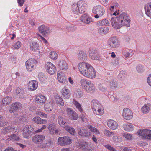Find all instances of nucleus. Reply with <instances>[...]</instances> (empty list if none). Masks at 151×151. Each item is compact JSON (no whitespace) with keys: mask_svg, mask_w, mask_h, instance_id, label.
<instances>
[{"mask_svg":"<svg viewBox=\"0 0 151 151\" xmlns=\"http://www.w3.org/2000/svg\"><path fill=\"white\" fill-rule=\"evenodd\" d=\"M15 129V127L13 126H8L2 129V132L4 134H6L14 131Z\"/></svg>","mask_w":151,"mask_h":151,"instance_id":"nucleus-40","label":"nucleus"},{"mask_svg":"<svg viewBox=\"0 0 151 151\" xmlns=\"http://www.w3.org/2000/svg\"><path fill=\"white\" fill-rule=\"evenodd\" d=\"M115 134L112 137V139L115 142H120L122 141V138L119 136L115 135Z\"/></svg>","mask_w":151,"mask_h":151,"instance_id":"nucleus-47","label":"nucleus"},{"mask_svg":"<svg viewBox=\"0 0 151 151\" xmlns=\"http://www.w3.org/2000/svg\"><path fill=\"white\" fill-rule=\"evenodd\" d=\"M102 106V105L96 100H93L91 101V106L93 110L95 109L99 108L100 106Z\"/></svg>","mask_w":151,"mask_h":151,"instance_id":"nucleus-36","label":"nucleus"},{"mask_svg":"<svg viewBox=\"0 0 151 151\" xmlns=\"http://www.w3.org/2000/svg\"><path fill=\"white\" fill-rule=\"evenodd\" d=\"M130 17L125 12L121 14L118 17L111 18V23L115 29H120L123 26L129 27L130 26Z\"/></svg>","mask_w":151,"mask_h":151,"instance_id":"nucleus-1","label":"nucleus"},{"mask_svg":"<svg viewBox=\"0 0 151 151\" xmlns=\"http://www.w3.org/2000/svg\"><path fill=\"white\" fill-rule=\"evenodd\" d=\"M145 131V139H151V130L146 129Z\"/></svg>","mask_w":151,"mask_h":151,"instance_id":"nucleus-54","label":"nucleus"},{"mask_svg":"<svg viewBox=\"0 0 151 151\" xmlns=\"http://www.w3.org/2000/svg\"><path fill=\"white\" fill-rule=\"evenodd\" d=\"M94 113L99 115H102L103 114V109L102 106H100L99 108L93 110Z\"/></svg>","mask_w":151,"mask_h":151,"instance_id":"nucleus-46","label":"nucleus"},{"mask_svg":"<svg viewBox=\"0 0 151 151\" xmlns=\"http://www.w3.org/2000/svg\"><path fill=\"white\" fill-rule=\"evenodd\" d=\"M146 15L151 18V3L146 4L145 6Z\"/></svg>","mask_w":151,"mask_h":151,"instance_id":"nucleus-34","label":"nucleus"},{"mask_svg":"<svg viewBox=\"0 0 151 151\" xmlns=\"http://www.w3.org/2000/svg\"><path fill=\"white\" fill-rule=\"evenodd\" d=\"M61 93L64 99H68L71 96L70 90L66 87H64L62 89Z\"/></svg>","mask_w":151,"mask_h":151,"instance_id":"nucleus-18","label":"nucleus"},{"mask_svg":"<svg viewBox=\"0 0 151 151\" xmlns=\"http://www.w3.org/2000/svg\"><path fill=\"white\" fill-rule=\"evenodd\" d=\"M47 128L50 133L51 134H58L59 132V129L54 124H50Z\"/></svg>","mask_w":151,"mask_h":151,"instance_id":"nucleus-17","label":"nucleus"},{"mask_svg":"<svg viewBox=\"0 0 151 151\" xmlns=\"http://www.w3.org/2000/svg\"><path fill=\"white\" fill-rule=\"evenodd\" d=\"M83 92L79 89H77L74 92V95L77 98H80L83 96Z\"/></svg>","mask_w":151,"mask_h":151,"instance_id":"nucleus-56","label":"nucleus"},{"mask_svg":"<svg viewBox=\"0 0 151 151\" xmlns=\"http://www.w3.org/2000/svg\"><path fill=\"white\" fill-rule=\"evenodd\" d=\"M53 145V142L50 139H49L40 145L41 148H49Z\"/></svg>","mask_w":151,"mask_h":151,"instance_id":"nucleus-28","label":"nucleus"},{"mask_svg":"<svg viewBox=\"0 0 151 151\" xmlns=\"http://www.w3.org/2000/svg\"><path fill=\"white\" fill-rule=\"evenodd\" d=\"M98 88L99 90L103 92H105L107 90V88L105 85L100 84L98 85Z\"/></svg>","mask_w":151,"mask_h":151,"instance_id":"nucleus-55","label":"nucleus"},{"mask_svg":"<svg viewBox=\"0 0 151 151\" xmlns=\"http://www.w3.org/2000/svg\"><path fill=\"white\" fill-rule=\"evenodd\" d=\"M91 66H92L88 63L81 62L78 63V68L81 74L85 76Z\"/></svg>","mask_w":151,"mask_h":151,"instance_id":"nucleus-3","label":"nucleus"},{"mask_svg":"<svg viewBox=\"0 0 151 151\" xmlns=\"http://www.w3.org/2000/svg\"><path fill=\"white\" fill-rule=\"evenodd\" d=\"M78 131L79 135L85 137H88L91 135V133L86 129L82 128H79Z\"/></svg>","mask_w":151,"mask_h":151,"instance_id":"nucleus-23","label":"nucleus"},{"mask_svg":"<svg viewBox=\"0 0 151 151\" xmlns=\"http://www.w3.org/2000/svg\"><path fill=\"white\" fill-rule=\"evenodd\" d=\"M55 101L56 103L61 106H63L64 105V101L63 99L59 95H57L55 96Z\"/></svg>","mask_w":151,"mask_h":151,"instance_id":"nucleus-39","label":"nucleus"},{"mask_svg":"<svg viewBox=\"0 0 151 151\" xmlns=\"http://www.w3.org/2000/svg\"><path fill=\"white\" fill-rule=\"evenodd\" d=\"M39 32L43 36L48 35L51 32L49 27L44 25H42L38 27Z\"/></svg>","mask_w":151,"mask_h":151,"instance_id":"nucleus-11","label":"nucleus"},{"mask_svg":"<svg viewBox=\"0 0 151 151\" xmlns=\"http://www.w3.org/2000/svg\"><path fill=\"white\" fill-rule=\"evenodd\" d=\"M12 98L11 97L6 96L2 99V104L4 106L9 104L11 102Z\"/></svg>","mask_w":151,"mask_h":151,"instance_id":"nucleus-38","label":"nucleus"},{"mask_svg":"<svg viewBox=\"0 0 151 151\" xmlns=\"http://www.w3.org/2000/svg\"><path fill=\"white\" fill-rule=\"evenodd\" d=\"M122 136L128 140H131L133 139V136L132 134L127 132L123 133Z\"/></svg>","mask_w":151,"mask_h":151,"instance_id":"nucleus-50","label":"nucleus"},{"mask_svg":"<svg viewBox=\"0 0 151 151\" xmlns=\"http://www.w3.org/2000/svg\"><path fill=\"white\" fill-rule=\"evenodd\" d=\"M58 65L60 69L64 70H66L68 68L67 63L63 60H60L58 63Z\"/></svg>","mask_w":151,"mask_h":151,"instance_id":"nucleus-24","label":"nucleus"},{"mask_svg":"<svg viewBox=\"0 0 151 151\" xmlns=\"http://www.w3.org/2000/svg\"><path fill=\"white\" fill-rule=\"evenodd\" d=\"M80 20L86 24H88L93 22V18L87 14H85L81 16Z\"/></svg>","mask_w":151,"mask_h":151,"instance_id":"nucleus-10","label":"nucleus"},{"mask_svg":"<svg viewBox=\"0 0 151 151\" xmlns=\"http://www.w3.org/2000/svg\"><path fill=\"white\" fill-rule=\"evenodd\" d=\"M108 86L109 88L111 89H113L116 87V85L114 80H111L110 81Z\"/></svg>","mask_w":151,"mask_h":151,"instance_id":"nucleus-57","label":"nucleus"},{"mask_svg":"<svg viewBox=\"0 0 151 151\" xmlns=\"http://www.w3.org/2000/svg\"><path fill=\"white\" fill-rule=\"evenodd\" d=\"M38 83L37 81L33 80L30 81L28 83V89L31 91H34L37 88Z\"/></svg>","mask_w":151,"mask_h":151,"instance_id":"nucleus-20","label":"nucleus"},{"mask_svg":"<svg viewBox=\"0 0 151 151\" xmlns=\"http://www.w3.org/2000/svg\"><path fill=\"white\" fill-rule=\"evenodd\" d=\"M21 106V104L19 102H16L12 104V106L14 111L20 108Z\"/></svg>","mask_w":151,"mask_h":151,"instance_id":"nucleus-51","label":"nucleus"},{"mask_svg":"<svg viewBox=\"0 0 151 151\" xmlns=\"http://www.w3.org/2000/svg\"><path fill=\"white\" fill-rule=\"evenodd\" d=\"M108 45L110 47L114 48L119 46V43L117 38L116 37H112L110 38L108 41Z\"/></svg>","mask_w":151,"mask_h":151,"instance_id":"nucleus-7","label":"nucleus"},{"mask_svg":"<svg viewBox=\"0 0 151 151\" xmlns=\"http://www.w3.org/2000/svg\"><path fill=\"white\" fill-rule=\"evenodd\" d=\"M91 82L90 81L84 79H81L80 81V84L82 87L85 90L90 84Z\"/></svg>","mask_w":151,"mask_h":151,"instance_id":"nucleus-27","label":"nucleus"},{"mask_svg":"<svg viewBox=\"0 0 151 151\" xmlns=\"http://www.w3.org/2000/svg\"><path fill=\"white\" fill-rule=\"evenodd\" d=\"M77 4L80 10L81 14L84 12L85 11V7L87 5L86 2L80 0L78 1Z\"/></svg>","mask_w":151,"mask_h":151,"instance_id":"nucleus-22","label":"nucleus"},{"mask_svg":"<svg viewBox=\"0 0 151 151\" xmlns=\"http://www.w3.org/2000/svg\"><path fill=\"white\" fill-rule=\"evenodd\" d=\"M45 68L47 73L50 75L53 74L56 71V68L55 65L52 63L48 62L45 65Z\"/></svg>","mask_w":151,"mask_h":151,"instance_id":"nucleus-8","label":"nucleus"},{"mask_svg":"<svg viewBox=\"0 0 151 151\" xmlns=\"http://www.w3.org/2000/svg\"><path fill=\"white\" fill-rule=\"evenodd\" d=\"M16 95L19 98H23L24 96V93L23 89L20 87H18L16 90Z\"/></svg>","mask_w":151,"mask_h":151,"instance_id":"nucleus-35","label":"nucleus"},{"mask_svg":"<svg viewBox=\"0 0 151 151\" xmlns=\"http://www.w3.org/2000/svg\"><path fill=\"white\" fill-rule=\"evenodd\" d=\"M122 127L124 130L128 132L132 131L134 129V127L132 124L129 123L124 124L122 125Z\"/></svg>","mask_w":151,"mask_h":151,"instance_id":"nucleus-26","label":"nucleus"},{"mask_svg":"<svg viewBox=\"0 0 151 151\" xmlns=\"http://www.w3.org/2000/svg\"><path fill=\"white\" fill-rule=\"evenodd\" d=\"M132 50H130L129 52H123L122 54L124 58H128L130 57L131 54L132 53Z\"/></svg>","mask_w":151,"mask_h":151,"instance_id":"nucleus-61","label":"nucleus"},{"mask_svg":"<svg viewBox=\"0 0 151 151\" xmlns=\"http://www.w3.org/2000/svg\"><path fill=\"white\" fill-rule=\"evenodd\" d=\"M72 12L76 14H81L80 9L78 8L77 4H74L72 7Z\"/></svg>","mask_w":151,"mask_h":151,"instance_id":"nucleus-43","label":"nucleus"},{"mask_svg":"<svg viewBox=\"0 0 151 151\" xmlns=\"http://www.w3.org/2000/svg\"><path fill=\"white\" fill-rule=\"evenodd\" d=\"M122 116L126 120H129L132 118L133 114L129 109L126 108L123 109Z\"/></svg>","mask_w":151,"mask_h":151,"instance_id":"nucleus-12","label":"nucleus"},{"mask_svg":"<svg viewBox=\"0 0 151 151\" xmlns=\"http://www.w3.org/2000/svg\"><path fill=\"white\" fill-rule=\"evenodd\" d=\"M33 129V127L30 125L25 126L22 129L23 137L27 139H29L31 137V133Z\"/></svg>","mask_w":151,"mask_h":151,"instance_id":"nucleus-6","label":"nucleus"},{"mask_svg":"<svg viewBox=\"0 0 151 151\" xmlns=\"http://www.w3.org/2000/svg\"><path fill=\"white\" fill-rule=\"evenodd\" d=\"M72 142V139L68 136L60 137L58 139V144L61 146L68 145L71 144Z\"/></svg>","mask_w":151,"mask_h":151,"instance_id":"nucleus-5","label":"nucleus"},{"mask_svg":"<svg viewBox=\"0 0 151 151\" xmlns=\"http://www.w3.org/2000/svg\"><path fill=\"white\" fill-rule=\"evenodd\" d=\"M89 57L92 60H97L99 58L98 53L94 48H91L89 51Z\"/></svg>","mask_w":151,"mask_h":151,"instance_id":"nucleus-15","label":"nucleus"},{"mask_svg":"<svg viewBox=\"0 0 151 151\" xmlns=\"http://www.w3.org/2000/svg\"><path fill=\"white\" fill-rule=\"evenodd\" d=\"M98 22V23L101 25H109L110 24L109 22L107 20L105 19H103L101 21H99Z\"/></svg>","mask_w":151,"mask_h":151,"instance_id":"nucleus-52","label":"nucleus"},{"mask_svg":"<svg viewBox=\"0 0 151 151\" xmlns=\"http://www.w3.org/2000/svg\"><path fill=\"white\" fill-rule=\"evenodd\" d=\"M45 139V137L44 135H35L32 137V141L34 143L39 144L42 143Z\"/></svg>","mask_w":151,"mask_h":151,"instance_id":"nucleus-9","label":"nucleus"},{"mask_svg":"<svg viewBox=\"0 0 151 151\" xmlns=\"http://www.w3.org/2000/svg\"><path fill=\"white\" fill-rule=\"evenodd\" d=\"M151 109V104L147 103L144 105L141 108L142 112L144 114L148 113Z\"/></svg>","mask_w":151,"mask_h":151,"instance_id":"nucleus-29","label":"nucleus"},{"mask_svg":"<svg viewBox=\"0 0 151 151\" xmlns=\"http://www.w3.org/2000/svg\"><path fill=\"white\" fill-rule=\"evenodd\" d=\"M37 61L33 58L28 60L25 62V66L27 70L29 72L33 71L36 68Z\"/></svg>","mask_w":151,"mask_h":151,"instance_id":"nucleus-4","label":"nucleus"},{"mask_svg":"<svg viewBox=\"0 0 151 151\" xmlns=\"http://www.w3.org/2000/svg\"><path fill=\"white\" fill-rule=\"evenodd\" d=\"M66 112L67 114L71 119L76 120L78 119V114L72 108H67L66 109Z\"/></svg>","mask_w":151,"mask_h":151,"instance_id":"nucleus-13","label":"nucleus"},{"mask_svg":"<svg viewBox=\"0 0 151 151\" xmlns=\"http://www.w3.org/2000/svg\"><path fill=\"white\" fill-rule=\"evenodd\" d=\"M103 132L105 135L108 137H110L114 134V133L106 129L104 130V131Z\"/></svg>","mask_w":151,"mask_h":151,"instance_id":"nucleus-63","label":"nucleus"},{"mask_svg":"<svg viewBox=\"0 0 151 151\" xmlns=\"http://www.w3.org/2000/svg\"><path fill=\"white\" fill-rule=\"evenodd\" d=\"M57 79L59 82L63 84H66L68 82L64 73L60 71L57 72Z\"/></svg>","mask_w":151,"mask_h":151,"instance_id":"nucleus-14","label":"nucleus"},{"mask_svg":"<svg viewBox=\"0 0 151 151\" xmlns=\"http://www.w3.org/2000/svg\"><path fill=\"white\" fill-rule=\"evenodd\" d=\"M49 57L52 59L56 60L58 58V55L55 52L51 51L49 53Z\"/></svg>","mask_w":151,"mask_h":151,"instance_id":"nucleus-49","label":"nucleus"},{"mask_svg":"<svg viewBox=\"0 0 151 151\" xmlns=\"http://www.w3.org/2000/svg\"><path fill=\"white\" fill-rule=\"evenodd\" d=\"M96 76V73L93 67L92 66L90 69L86 73L85 76L88 78L93 79L95 78Z\"/></svg>","mask_w":151,"mask_h":151,"instance_id":"nucleus-21","label":"nucleus"},{"mask_svg":"<svg viewBox=\"0 0 151 151\" xmlns=\"http://www.w3.org/2000/svg\"><path fill=\"white\" fill-rule=\"evenodd\" d=\"M77 57L78 59L83 61L86 60L87 58L86 52L82 50H79L78 52Z\"/></svg>","mask_w":151,"mask_h":151,"instance_id":"nucleus-25","label":"nucleus"},{"mask_svg":"<svg viewBox=\"0 0 151 151\" xmlns=\"http://www.w3.org/2000/svg\"><path fill=\"white\" fill-rule=\"evenodd\" d=\"M110 4L111 7L110 8V10L112 12L114 11V9L117 10L119 8V4L116 1L112 2Z\"/></svg>","mask_w":151,"mask_h":151,"instance_id":"nucleus-45","label":"nucleus"},{"mask_svg":"<svg viewBox=\"0 0 151 151\" xmlns=\"http://www.w3.org/2000/svg\"><path fill=\"white\" fill-rule=\"evenodd\" d=\"M109 30V28L107 27H102L99 28L98 32L101 34H104L108 33Z\"/></svg>","mask_w":151,"mask_h":151,"instance_id":"nucleus-41","label":"nucleus"},{"mask_svg":"<svg viewBox=\"0 0 151 151\" xmlns=\"http://www.w3.org/2000/svg\"><path fill=\"white\" fill-rule=\"evenodd\" d=\"M107 125L109 128L112 130H114L117 129L118 127V124L117 122L112 119H109L107 121Z\"/></svg>","mask_w":151,"mask_h":151,"instance_id":"nucleus-16","label":"nucleus"},{"mask_svg":"<svg viewBox=\"0 0 151 151\" xmlns=\"http://www.w3.org/2000/svg\"><path fill=\"white\" fill-rule=\"evenodd\" d=\"M53 105L52 103L49 102L46 103L44 105V109L47 112L50 113L53 109Z\"/></svg>","mask_w":151,"mask_h":151,"instance_id":"nucleus-30","label":"nucleus"},{"mask_svg":"<svg viewBox=\"0 0 151 151\" xmlns=\"http://www.w3.org/2000/svg\"><path fill=\"white\" fill-rule=\"evenodd\" d=\"M106 147L110 151H117L115 149L111 146L110 145L108 144L106 145Z\"/></svg>","mask_w":151,"mask_h":151,"instance_id":"nucleus-64","label":"nucleus"},{"mask_svg":"<svg viewBox=\"0 0 151 151\" xmlns=\"http://www.w3.org/2000/svg\"><path fill=\"white\" fill-rule=\"evenodd\" d=\"M58 122L59 124L63 127H65L67 125L65 119L61 116H59L58 118Z\"/></svg>","mask_w":151,"mask_h":151,"instance_id":"nucleus-42","label":"nucleus"},{"mask_svg":"<svg viewBox=\"0 0 151 151\" xmlns=\"http://www.w3.org/2000/svg\"><path fill=\"white\" fill-rule=\"evenodd\" d=\"M21 45V42L20 41H18L13 45L12 48L13 50L18 49L20 47Z\"/></svg>","mask_w":151,"mask_h":151,"instance_id":"nucleus-53","label":"nucleus"},{"mask_svg":"<svg viewBox=\"0 0 151 151\" xmlns=\"http://www.w3.org/2000/svg\"><path fill=\"white\" fill-rule=\"evenodd\" d=\"M92 11V13L95 14L94 17L96 19L102 17L105 13L104 8L101 5H97L94 6Z\"/></svg>","mask_w":151,"mask_h":151,"instance_id":"nucleus-2","label":"nucleus"},{"mask_svg":"<svg viewBox=\"0 0 151 151\" xmlns=\"http://www.w3.org/2000/svg\"><path fill=\"white\" fill-rule=\"evenodd\" d=\"M35 100L38 104H44L46 100V98L44 95L38 94L35 96Z\"/></svg>","mask_w":151,"mask_h":151,"instance_id":"nucleus-19","label":"nucleus"},{"mask_svg":"<svg viewBox=\"0 0 151 151\" xmlns=\"http://www.w3.org/2000/svg\"><path fill=\"white\" fill-rule=\"evenodd\" d=\"M65 129L70 134L72 135H74L76 131L74 128L69 126L65 127Z\"/></svg>","mask_w":151,"mask_h":151,"instance_id":"nucleus-48","label":"nucleus"},{"mask_svg":"<svg viewBox=\"0 0 151 151\" xmlns=\"http://www.w3.org/2000/svg\"><path fill=\"white\" fill-rule=\"evenodd\" d=\"M19 139V137L17 136L16 134H13L11 136L9 137V138L7 139L9 141L10 140H18Z\"/></svg>","mask_w":151,"mask_h":151,"instance_id":"nucleus-60","label":"nucleus"},{"mask_svg":"<svg viewBox=\"0 0 151 151\" xmlns=\"http://www.w3.org/2000/svg\"><path fill=\"white\" fill-rule=\"evenodd\" d=\"M73 104L75 106L76 108L78 111L82 114H83L84 112L80 104L78 101L75 99H73L72 102Z\"/></svg>","mask_w":151,"mask_h":151,"instance_id":"nucleus-37","label":"nucleus"},{"mask_svg":"<svg viewBox=\"0 0 151 151\" xmlns=\"http://www.w3.org/2000/svg\"><path fill=\"white\" fill-rule=\"evenodd\" d=\"M86 127L95 134L99 135L100 134V132L96 128L93 127L91 125L88 124Z\"/></svg>","mask_w":151,"mask_h":151,"instance_id":"nucleus-33","label":"nucleus"},{"mask_svg":"<svg viewBox=\"0 0 151 151\" xmlns=\"http://www.w3.org/2000/svg\"><path fill=\"white\" fill-rule=\"evenodd\" d=\"M125 75V71L124 70L121 71L118 75V79L121 80H123L124 79Z\"/></svg>","mask_w":151,"mask_h":151,"instance_id":"nucleus-59","label":"nucleus"},{"mask_svg":"<svg viewBox=\"0 0 151 151\" xmlns=\"http://www.w3.org/2000/svg\"><path fill=\"white\" fill-rule=\"evenodd\" d=\"M146 129H140L137 132L138 135L144 138H145V132Z\"/></svg>","mask_w":151,"mask_h":151,"instance_id":"nucleus-58","label":"nucleus"},{"mask_svg":"<svg viewBox=\"0 0 151 151\" xmlns=\"http://www.w3.org/2000/svg\"><path fill=\"white\" fill-rule=\"evenodd\" d=\"M30 49L33 51H37L39 47V45L37 42L33 41L30 44Z\"/></svg>","mask_w":151,"mask_h":151,"instance_id":"nucleus-44","label":"nucleus"},{"mask_svg":"<svg viewBox=\"0 0 151 151\" xmlns=\"http://www.w3.org/2000/svg\"><path fill=\"white\" fill-rule=\"evenodd\" d=\"M94 85L92 82L90 83L89 86L86 88L85 91L87 92L90 93H93L95 90Z\"/></svg>","mask_w":151,"mask_h":151,"instance_id":"nucleus-31","label":"nucleus"},{"mask_svg":"<svg viewBox=\"0 0 151 151\" xmlns=\"http://www.w3.org/2000/svg\"><path fill=\"white\" fill-rule=\"evenodd\" d=\"M136 70L139 73H142L145 70L144 67L140 65H138L137 66Z\"/></svg>","mask_w":151,"mask_h":151,"instance_id":"nucleus-62","label":"nucleus"},{"mask_svg":"<svg viewBox=\"0 0 151 151\" xmlns=\"http://www.w3.org/2000/svg\"><path fill=\"white\" fill-rule=\"evenodd\" d=\"M32 120L35 123L40 124H43L47 123V122L46 120L43 119L40 117H35Z\"/></svg>","mask_w":151,"mask_h":151,"instance_id":"nucleus-32","label":"nucleus"}]
</instances>
